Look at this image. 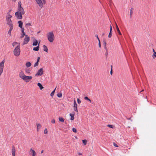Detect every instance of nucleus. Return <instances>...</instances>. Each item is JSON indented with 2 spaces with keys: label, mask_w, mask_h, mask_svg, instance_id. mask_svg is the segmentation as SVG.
Wrapping results in <instances>:
<instances>
[{
  "label": "nucleus",
  "mask_w": 156,
  "mask_h": 156,
  "mask_svg": "<svg viewBox=\"0 0 156 156\" xmlns=\"http://www.w3.org/2000/svg\"><path fill=\"white\" fill-rule=\"evenodd\" d=\"M40 59V58L39 57H37V62H38L39 61V60Z\"/></svg>",
  "instance_id": "nucleus-49"
},
{
  "label": "nucleus",
  "mask_w": 156,
  "mask_h": 156,
  "mask_svg": "<svg viewBox=\"0 0 156 156\" xmlns=\"http://www.w3.org/2000/svg\"><path fill=\"white\" fill-rule=\"evenodd\" d=\"M153 51L154 53V52H155V51H154V49H153Z\"/></svg>",
  "instance_id": "nucleus-58"
},
{
  "label": "nucleus",
  "mask_w": 156,
  "mask_h": 156,
  "mask_svg": "<svg viewBox=\"0 0 156 156\" xmlns=\"http://www.w3.org/2000/svg\"><path fill=\"white\" fill-rule=\"evenodd\" d=\"M43 47L44 51L47 52L48 51V49L47 46L45 45H44L43 46Z\"/></svg>",
  "instance_id": "nucleus-18"
},
{
  "label": "nucleus",
  "mask_w": 156,
  "mask_h": 156,
  "mask_svg": "<svg viewBox=\"0 0 156 156\" xmlns=\"http://www.w3.org/2000/svg\"><path fill=\"white\" fill-rule=\"evenodd\" d=\"M43 151H44L43 150H42V151H41V153H42L43 152Z\"/></svg>",
  "instance_id": "nucleus-57"
},
{
  "label": "nucleus",
  "mask_w": 156,
  "mask_h": 156,
  "mask_svg": "<svg viewBox=\"0 0 156 156\" xmlns=\"http://www.w3.org/2000/svg\"><path fill=\"white\" fill-rule=\"evenodd\" d=\"M21 2H19L18 7H21Z\"/></svg>",
  "instance_id": "nucleus-36"
},
{
  "label": "nucleus",
  "mask_w": 156,
  "mask_h": 156,
  "mask_svg": "<svg viewBox=\"0 0 156 156\" xmlns=\"http://www.w3.org/2000/svg\"><path fill=\"white\" fill-rule=\"evenodd\" d=\"M25 72L26 73H30V71L29 69H26Z\"/></svg>",
  "instance_id": "nucleus-31"
},
{
  "label": "nucleus",
  "mask_w": 156,
  "mask_h": 156,
  "mask_svg": "<svg viewBox=\"0 0 156 156\" xmlns=\"http://www.w3.org/2000/svg\"><path fill=\"white\" fill-rule=\"evenodd\" d=\"M38 65V62H36L34 65V67L37 66Z\"/></svg>",
  "instance_id": "nucleus-39"
},
{
  "label": "nucleus",
  "mask_w": 156,
  "mask_h": 156,
  "mask_svg": "<svg viewBox=\"0 0 156 156\" xmlns=\"http://www.w3.org/2000/svg\"><path fill=\"white\" fill-rule=\"evenodd\" d=\"M95 36L97 37V39H98V40H100L99 38H98V35H95Z\"/></svg>",
  "instance_id": "nucleus-53"
},
{
  "label": "nucleus",
  "mask_w": 156,
  "mask_h": 156,
  "mask_svg": "<svg viewBox=\"0 0 156 156\" xmlns=\"http://www.w3.org/2000/svg\"><path fill=\"white\" fill-rule=\"evenodd\" d=\"M48 40L50 42H52L55 39V36L52 31L48 32L47 34Z\"/></svg>",
  "instance_id": "nucleus-2"
},
{
  "label": "nucleus",
  "mask_w": 156,
  "mask_h": 156,
  "mask_svg": "<svg viewBox=\"0 0 156 156\" xmlns=\"http://www.w3.org/2000/svg\"><path fill=\"white\" fill-rule=\"evenodd\" d=\"M48 133V130L46 129L44 131V134H47Z\"/></svg>",
  "instance_id": "nucleus-41"
},
{
  "label": "nucleus",
  "mask_w": 156,
  "mask_h": 156,
  "mask_svg": "<svg viewBox=\"0 0 156 156\" xmlns=\"http://www.w3.org/2000/svg\"><path fill=\"white\" fill-rule=\"evenodd\" d=\"M113 145L115 147H118V146L116 144H115V143H113Z\"/></svg>",
  "instance_id": "nucleus-46"
},
{
  "label": "nucleus",
  "mask_w": 156,
  "mask_h": 156,
  "mask_svg": "<svg viewBox=\"0 0 156 156\" xmlns=\"http://www.w3.org/2000/svg\"><path fill=\"white\" fill-rule=\"evenodd\" d=\"M25 33H22V34H21V36H20V37L21 38H22L23 37H24V36H25Z\"/></svg>",
  "instance_id": "nucleus-33"
},
{
  "label": "nucleus",
  "mask_w": 156,
  "mask_h": 156,
  "mask_svg": "<svg viewBox=\"0 0 156 156\" xmlns=\"http://www.w3.org/2000/svg\"><path fill=\"white\" fill-rule=\"evenodd\" d=\"M59 120L61 122H63L64 121V119L62 117H59L58 118Z\"/></svg>",
  "instance_id": "nucleus-23"
},
{
  "label": "nucleus",
  "mask_w": 156,
  "mask_h": 156,
  "mask_svg": "<svg viewBox=\"0 0 156 156\" xmlns=\"http://www.w3.org/2000/svg\"><path fill=\"white\" fill-rule=\"evenodd\" d=\"M37 3L38 5L39 6L42 8L43 6V4L41 0H35Z\"/></svg>",
  "instance_id": "nucleus-10"
},
{
  "label": "nucleus",
  "mask_w": 156,
  "mask_h": 156,
  "mask_svg": "<svg viewBox=\"0 0 156 156\" xmlns=\"http://www.w3.org/2000/svg\"><path fill=\"white\" fill-rule=\"evenodd\" d=\"M106 55H108V53H107L106 54Z\"/></svg>",
  "instance_id": "nucleus-60"
},
{
  "label": "nucleus",
  "mask_w": 156,
  "mask_h": 156,
  "mask_svg": "<svg viewBox=\"0 0 156 156\" xmlns=\"http://www.w3.org/2000/svg\"><path fill=\"white\" fill-rule=\"evenodd\" d=\"M37 40H35L34 41L33 43V46H36L37 44Z\"/></svg>",
  "instance_id": "nucleus-24"
},
{
  "label": "nucleus",
  "mask_w": 156,
  "mask_h": 156,
  "mask_svg": "<svg viewBox=\"0 0 156 156\" xmlns=\"http://www.w3.org/2000/svg\"><path fill=\"white\" fill-rule=\"evenodd\" d=\"M104 48L106 50V51L107 52V51H108V49H107V48L106 45H105V46H104Z\"/></svg>",
  "instance_id": "nucleus-47"
},
{
  "label": "nucleus",
  "mask_w": 156,
  "mask_h": 156,
  "mask_svg": "<svg viewBox=\"0 0 156 156\" xmlns=\"http://www.w3.org/2000/svg\"><path fill=\"white\" fill-rule=\"evenodd\" d=\"M112 36V31H110V32H109V34L108 35V37L109 38H111V37Z\"/></svg>",
  "instance_id": "nucleus-32"
},
{
  "label": "nucleus",
  "mask_w": 156,
  "mask_h": 156,
  "mask_svg": "<svg viewBox=\"0 0 156 156\" xmlns=\"http://www.w3.org/2000/svg\"><path fill=\"white\" fill-rule=\"evenodd\" d=\"M110 73H111V74H112V70H111V71H110Z\"/></svg>",
  "instance_id": "nucleus-56"
},
{
  "label": "nucleus",
  "mask_w": 156,
  "mask_h": 156,
  "mask_svg": "<svg viewBox=\"0 0 156 156\" xmlns=\"http://www.w3.org/2000/svg\"><path fill=\"white\" fill-rule=\"evenodd\" d=\"M98 41H99V43H98L99 47V48H100L101 47V43H100V40H98Z\"/></svg>",
  "instance_id": "nucleus-43"
},
{
  "label": "nucleus",
  "mask_w": 156,
  "mask_h": 156,
  "mask_svg": "<svg viewBox=\"0 0 156 156\" xmlns=\"http://www.w3.org/2000/svg\"><path fill=\"white\" fill-rule=\"evenodd\" d=\"M18 23L19 24V27L20 28H22L23 27V22L21 21H19L18 22Z\"/></svg>",
  "instance_id": "nucleus-15"
},
{
  "label": "nucleus",
  "mask_w": 156,
  "mask_h": 156,
  "mask_svg": "<svg viewBox=\"0 0 156 156\" xmlns=\"http://www.w3.org/2000/svg\"><path fill=\"white\" fill-rule=\"evenodd\" d=\"M39 44H38V46L36 47H34L33 49V50L34 51H38L39 50Z\"/></svg>",
  "instance_id": "nucleus-22"
},
{
  "label": "nucleus",
  "mask_w": 156,
  "mask_h": 156,
  "mask_svg": "<svg viewBox=\"0 0 156 156\" xmlns=\"http://www.w3.org/2000/svg\"><path fill=\"white\" fill-rule=\"evenodd\" d=\"M75 115V114H70L69 115L71 117L70 120H73L74 119V115Z\"/></svg>",
  "instance_id": "nucleus-19"
},
{
  "label": "nucleus",
  "mask_w": 156,
  "mask_h": 156,
  "mask_svg": "<svg viewBox=\"0 0 156 156\" xmlns=\"http://www.w3.org/2000/svg\"><path fill=\"white\" fill-rule=\"evenodd\" d=\"M12 17V16L10 14L9 12H8L6 17V20L7 24L8 25H13L12 21L11 19Z\"/></svg>",
  "instance_id": "nucleus-1"
},
{
  "label": "nucleus",
  "mask_w": 156,
  "mask_h": 156,
  "mask_svg": "<svg viewBox=\"0 0 156 156\" xmlns=\"http://www.w3.org/2000/svg\"><path fill=\"white\" fill-rule=\"evenodd\" d=\"M42 1V2L44 4H45V0H41Z\"/></svg>",
  "instance_id": "nucleus-50"
},
{
  "label": "nucleus",
  "mask_w": 156,
  "mask_h": 156,
  "mask_svg": "<svg viewBox=\"0 0 156 156\" xmlns=\"http://www.w3.org/2000/svg\"><path fill=\"white\" fill-rule=\"evenodd\" d=\"M74 108H77V105L76 102V101L75 100L74 101Z\"/></svg>",
  "instance_id": "nucleus-26"
},
{
  "label": "nucleus",
  "mask_w": 156,
  "mask_h": 156,
  "mask_svg": "<svg viewBox=\"0 0 156 156\" xmlns=\"http://www.w3.org/2000/svg\"><path fill=\"white\" fill-rule=\"evenodd\" d=\"M30 40V37H28L27 35H25V37L23 41V45H24L25 44H26Z\"/></svg>",
  "instance_id": "nucleus-6"
},
{
  "label": "nucleus",
  "mask_w": 156,
  "mask_h": 156,
  "mask_svg": "<svg viewBox=\"0 0 156 156\" xmlns=\"http://www.w3.org/2000/svg\"><path fill=\"white\" fill-rule=\"evenodd\" d=\"M62 93L60 92L57 94V96L58 98H61L62 97Z\"/></svg>",
  "instance_id": "nucleus-27"
},
{
  "label": "nucleus",
  "mask_w": 156,
  "mask_h": 156,
  "mask_svg": "<svg viewBox=\"0 0 156 156\" xmlns=\"http://www.w3.org/2000/svg\"><path fill=\"white\" fill-rule=\"evenodd\" d=\"M3 72V71H0V76H1Z\"/></svg>",
  "instance_id": "nucleus-52"
},
{
  "label": "nucleus",
  "mask_w": 156,
  "mask_h": 156,
  "mask_svg": "<svg viewBox=\"0 0 156 156\" xmlns=\"http://www.w3.org/2000/svg\"><path fill=\"white\" fill-rule=\"evenodd\" d=\"M32 79V76H28L25 75L22 80L26 82H28L31 80Z\"/></svg>",
  "instance_id": "nucleus-4"
},
{
  "label": "nucleus",
  "mask_w": 156,
  "mask_h": 156,
  "mask_svg": "<svg viewBox=\"0 0 156 156\" xmlns=\"http://www.w3.org/2000/svg\"><path fill=\"white\" fill-rule=\"evenodd\" d=\"M8 25L9 26L10 28H9V29L8 32V34L10 36H11V31L13 29V25Z\"/></svg>",
  "instance_id": "nucleus-11"
},
{
  "label": "nucleus",
  "mask_w": 156,
  "mask_h": 156,
  "mask_svg": "<svg viewBox=\"0 0 156 156\" xmlns=\"http://www.w3.org/2000/svg\"><path fill=\"white\" fill-rule=\"evenodd\" d=\"M25 75L24 74L23 72L22 71H21L19 73V77L20 78H21L22 79H23V77H24Z\"/></svg>",
  "instance_id": "nucleus-13"
},
{
  "label": "nucleus",
  "mask_w": 156,
  "mask_h": 156,
  "mask_svg": "<svg viewBox=\"0 0 156 156\" xmlns=\"http://www.w3.org/2000/svg\"><path fill=\"white\" fill-rule=\"evenodd\" d=\"M107 126L109 127H110V128H113V126L112 125H107Z\"/></svg>",
  "instance_id": "nucleus-38"
},
{
  "label": "nucleus",
  "mask_w": 156,
  "mask_h": 156,
  "mask_svg": "<svg viewBox=\"0 0 156 156\" xmlns=\"http://www.w3.org/2000/svg\"><path fill=\"white\" fill-rule=\"evenodd\" d=\"M133 8H132L131 9L130 11V17L132 16V15L133 13Z\"/></svg>",
  "instance_id": "nucleus-29"
},
{
  "label": "nucleus",
  "mask_w": 156,
  "mask_h": 156,
  "mask_svg": "<svg viewBox=\"0 0 156 156\" xmlns=\"http://www.w3.org/2000/svg\"><path fill=\"white\" fill-rule=\"evenodd\" d=\"M152 57L154 59V58L155 57H156V52H154V54L152 55Z\"/></svg>",
  "instance_id": "nucleus-35"
},
{
  "label": "nucleus",
  "mask_w": 156,
  "mask_h": 156,
  "mask_svg": "<svg viewBox=\"0 0 156 156\" xmlns=\"http://www.w3.org/2000/svg\"><path fill=\"white\" fill-rule=\"evenodd\" d=\"M77 101L78 104H80L81 103V101L78 98L77 99Z\"/></svg>",
  "instance_id": "nucleus-40"
},
{
  "label": "nucleus",
  "mask_w": 156,
  "mask_h": 156,
  "mask_svg": "<svg viewBox=\"0 0 156 156\" xmlns=\"http://www.w3.org/2000/svg\"><path fill=\"white\" fill-rule=\"evenodd\" d=\"M78 155H82V154L81 153H79L78 154Z\"/></svg>",
  "instance_id": "nucleus-55"
},
{
  "label": "nucleus",
  "mask_w": 156,
  "mask_h": 156,
  "mask_svg": "<svg viewBox=\"0 0 156 156\" xmlns=\"http://www.w3.org/2000/svg\"><path fill=\"white\" fill-rule=\"evenodd\" d=\"M104 46L106 45V43L105 41H104Z\"/></svg>",
  "instance_id": "nucleus-54"
},
{
  "label": "nucleus",
  "mask_w": 156,
  "mask_h": 156,
  "mask_svg": "<svg viewBox=\"0 0 156 156\" xmlns=\"http://www.w3.org/2000/svg\"><path fill=\"white\" fill-rule=\"evenodd\" d=\"M17 12L21 13L22 15L24 14L25 13L22 7H18V11Z\"/></svg>",
  "instance_id": "nucleus-9"
},
{
  "label": "nucleus",
  "mask_w": 156,
  "mask_h": 156,
  "mask_svg": "<svg viewBox=\"0 0 156 156\" xmlns=\"http://www.w3.org/2000/svg\"><path fill=\"white\" fill-rule=\"evenodd\" d=\"M74 110L76 112H78L77 108H74Z\"/></svg>",
  "instance_id": "nucleus-48"
},
{
  "label": "nucleus",
  "mask_w": 156,
  "mask_h": 156,
  "mask_svg": "<svg viewBox=\"0 0 156 156\" xmlns=\"http://www.w3.org/2000/svg\"><path fill=\"white\" fill-rule=\"evenodd\" d=\"M44 70L41 68L37 71V73L35 74V76H41L43 74Z\"/></svg>",
  "instance_id": "nucleus-5"
},
{
  "label": "nucleus",
  "mask_w": 156,
  "mask_h": 156,
  "mask_svg": "<svg viewBox=\"0 0 156 156\" xmlns=\"http://www.w3.org/2000/svg\"><path fill=\"white\" fill-rule=\"evenodd\" d=\"M115 24H116V29H117V32H118V34H119L120 35H121L122 34L121 33L117 24L116 23Z\"/></svg>",
  "instance_id": "nucleus-16"
},
{
  "label": "nucleus",
  "mask_w": 156,
  "mask_h": 156,
  "mask_svg": "<svg viewBox=\"0 0 156 156\" xmlns=\"http://www.w3.org/2000/svg\"><path fill=\"white\" fill-rule=\"evenodd\" d=\"M5 62V59H3L1 62H0V71H3Z\"/></svg>",
  "instance_id": "nucleus-7"
},
{
  "label": "nucleus",
  "mask_w": 156,
  "mask_h": 156,
  "mask_svg": "<svg viewBox=\"0 0 156 156\" xmlns=\"http://www.w3.org/2000/svg\"><path fill=\"white\" fill-rule=\"evenodd\" d=\"M72 130L74 132V133H76V129L74 128H73V129H72Z\"/></svg>",
  "instance_id": "nucleus-37"
},
{
  "label": "nucleus",
  "mask_w": 156,
  "mask_h": 156,
  "mask_svg": "<svg viewBox=\"0 0 156 156\" xmlns=\"http://www.w3.org/2000/svg\"><path fill=\"white\" fill-rule=\"evenodd\" d=\"M30 154H31L32 155V156H36V155L35 151L32 148L30 149Z\"/></svg>",
  "instance_id": "nucleus-12"
},
{
  "label": "nucleus",
  "mask_w": 156,
  "mask_h": 156,
  "mask_svg": "<svg viewBox=\"0 0 156 156\" xmlns=\"http://www.w3.org/2000/svg\"><path fill=\"white\" fill-rule=\"evenodd\" d=\"M15 152L16 151L15 149V148L13 147H12V154L13 156H15Z\"/></svg>",
  "instance_id": "nucleus-14"
},
{
  "label": "nucleus",
  "mask_w": 156,
  "mask_h": 156,
  "mask_svg": "<svg viewBox=\"0 0 156 156\" xmlns=\"http://www.w3.org/2000/svg\"><path fill=\"white\" fill-rule=\"evenodd\" d=\"M37 131H38L41 128V125L39 123L37 124Z\"/></svg>",
  "instance_id": "nucleus-17"
},
{
  "label": "nucleus",
  "mask_w": 156,
  "mask_h": 156,
  "mask_svg": "<svg viewBox=\"0 0 156 156\" xmlns=\"http://www.w3.org/2000/svg\"><path fill=\"white\" fill-rule=\"evenodd\" d=\"M83 143L84 144V145H86L87 144V140H82Z\"/></svg>",
  "instance_id": "nucleus-34"
},
{
  "label": "nucleus",
  "mask_w": 156,
  "mask_h": 156,
  "mask_svg": "<svg viewBox=\"0 0 156 156\" xmlns=\"http://www.w3.org/2000/svg\"><path fill=\"white\" fill-rule=\"evenodd\" d=\"M84 98L85 100H87L89 101L90 102H91V100L89 99L88 97H84Z\"/></svg>",
  "instance_id": "nucleus-30"
},
{
  "label": "nucleus",
  "mask_w": 156,
  "mask_h": 156,
  "mask_svg": "<svg viewBox=\"0 0 156 156\" xmlns=\"http://www.w3.org/2000/svg\"><path fill=\"white\" fill-rule=\"evenodd\" d=\"M112 26H110V31H112Z\"/></svg>",
  "instance_id": "nucleus-51"
},
{
  "label": "nucleus",
  "mask_w": 156,
  "mask_h": 156,
  "mask_svg": "<svg viewBox=\"0 0 156 156\" xmlns=\"http://www.w3.org/2000/svg\"><path fill=\"white\" fill-rule=\"evenodd\" d=\"M15 15L18 19H21L22 18V15L19 12H16L15 13Z\"/></svg>",
  "instance_id": "nucleus-8"
},
{
  "label": "nucleus",
  "mask_w": 156,
  "mask_h": 156,
  "mask_svg": "<svg viewBox=\"0 0 156 156\" xmlns=\"http://www.w3.org/2000/svg\"><path fill=\"white\" fill-rule=\"evenodd\" d=\"M25 65L26 66H27V67H30V66L31 65V63L30 62H27L26 64H25Z\"/></svg>",
  "instance_id": "nucleus-21"
},
{
  "label": "nucleus",
  "mask_w": 156,
  "mask_h": 156,
  "mask_svg": "<svg viewBox=\"0 0 156 156\" xmlns=\"http://www.w3.org/2000/svg\"><path fill=\"white\" fill-rule=\"evenodd\" d=\"M21 31L22 33H25L24 32V28H23V27H22V28H21Z\"/></svg>",
  "instance_id": "nucleus-44"
},
{
  "label": "nucleus",
  "mask_w": 156,
  "mask_h": 156,
  "mask_svg": "<svg viewBox=\"0 0 156 156\" xmlns=\"http://www.w3.org/2000/svg\"><path fill=\"white\" fill-rule=\"evenodd\" d=\"M37 85V86L39 87L40 90H42L43 88L44 87L40 83H38Z\"/></svg>",
  "instance_id": "nucleus-20"
},
{
  "label": "nucleus",
  "mask_w": 156,
  "mask_h": 156,
  "mask_svg": "<svg viewBox=\"0 0 156 156\" xmlns=\"http://www.w3.org/2000/svg\"><path fill=\"white\" fill-rule=\"evenodd\" d=\"M20 44H19L14 49L13 51V54L15 56H18L20 55Z\"/></svg>",
  "instance_id": "nucleus-3"
},
{
  "label": "nucleus",
  "mask_w": 156,
  "mask_h": 156,
  "mask_svg": "<svg viewBox=\"0 0 156 156\" xmlns=\"http://www.w3.org/2000/svg\"><path fill=\"white\" fill-rule=\"evenodd\" d=\"M51 122L52 123H55V120L54 119H53L51 120Z\"/></svg>",
  "instance_id": "nucleus-42"
},
{
  "label": "nucleus",
  "mask_w": 156,
  "mask_h": 156,
  "mask_svg": "<svg viewBox=\"0 0 156 156\" xmlns=\"http://www.w3.org/2000/svg\"><path fill=\"white\" fill-rule=\"evenodd\" d=\"M19 43H18L17 42H13L12 44V45L13 47H14L16 45H17V46L18 44Z\"/></svg>",
  "instance_id": "nucleus-28"
},
{
  "label": "nucleus",
  "mask_w": 156,
  "mask_h": 156,
  "mask_svg": "<svg viewBox=\"0 0 156 156\" xmlns=\"http://www.w3.org/2000/svg\"><path fill=\"white\" fill-rule=\"evenodd\" d=\"M31 24L30 23H28L26 24V27H27V26H30Z\"/></svg>",
  "instance_id": "nucleus-45"
},
{
  "label": "nucleus",
  "mask_w": 156,
  "mask_h": 156,
  "mask_svg": "<svg viewBox=\"0 0 156 156\" xmlns=\"http://www.w3.org/2000/svg\"><path fill=\"white\" fill-rule=\"evenodd\" d=\"M11 11V10H9V12H10Z\"/></svg>",
  "instance_id": "nucleus-59"
},
{
  "label": "nucleus",
  "mask_w": 156,
  "mask_h": 156,
  "mask_svg": "<svg viewBox=\"0 0 156 156\" xmlns=\"http://www.w3.org/2000/svg\"><path fill=\"white\" fill-rule=\"evenodd\" d=\"M56 88V87L55 88V89L51 93L50 95L51 96L53 97L54 96Z\"/></svg>",
  "instance_id": "nucleus-25"
}]
</instances>
